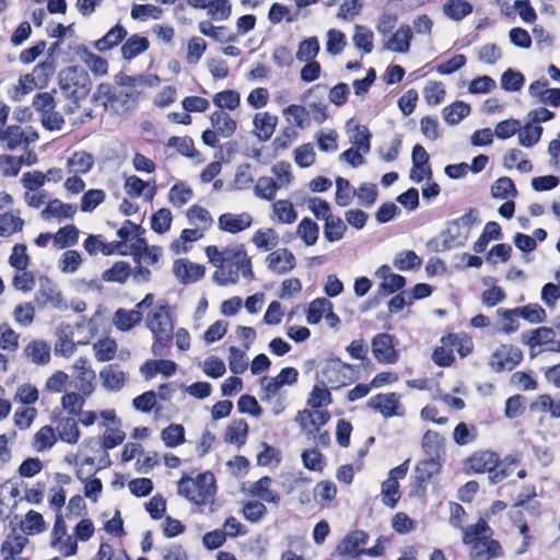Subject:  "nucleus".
<instances>
[{
  "mask_svg": "<svg viewBox=\"0 0 560 560\" xmlns=\"http://www.w3.org/2000/svg\"><path fill=\"white\" fill-rule=\"evenodd\" d=\"M206 255L215 267L213 280L220 285L235 283L240 275L252 278V265L243 245H231L222 250L217 246H208Z\"/></svg>",
  "mask_w": 560,
  "mask_h": 560,
  "instance_id": "f257e3e1",
  "label": "nucleus"
},
{
  "mask_svg": "<svg viewBox=\"0 0 560 560\" xmlns=\"http://www.w3.org/2000/svg\"><path fill=\"white\" fill-rule=\"evenodd\" d=\"M215 492V478L210 471L199 474L195 478L184 476L177 482V493L196 505L212 503Z\"/></svg>",
  "mask_w": 560,
  "mask_h": 560,
  "instance_id": "f03ea898",
  "label": "nucleus"
},
{
  "mask_svg": "<svg viewBox=\"0 0 560 560\" xmlns=\"http://www.w3.org/2000/svg\"><path fill=\"white\" fill-rule=\"evenodd\" d=\"M147 326L154 335L155 341L152 346L154 355H162L164 347L173 339L174 325L167 306H155L148 315Z\"/></svg>",
  "mask_w": 560,
  "mask_h": 560,
  "instance_id": "7ed1b4c3",
  "label": "nucleus"
},
{
  "mask_svg": "<svg viewBox=\"0 0 560 560\" xmlns=\"http://www.w3.org/2000/svg\"><path fill=\"white\" fill-rule=\"evenodd\" d=\"M88 72L79 67L70 66L59 73V88L69 98L84 100L91 91Z\"/></svg>",
  "mask_w": 560,
  "mask_h": 560,
  "instance_id": "20e7f679",
  "label": "nucleus"
},
{
  "mask_svg": "<svg viewBox=\"0 0 560 560\" xmlns=\"http://www.w3.org/2000/svg\"><path fill=\"white\" fill-rule=\"evenodd\" d=\"M95 97L104 100V106L117 114H124L133 109L137 102L136 91L131 88L130 90L113 89L108 83H101L97 86Z\"/></svg>",
  "mask_w": 560,
  "mask_h": 560,
  "instance_id": "39448f33",
  "label": "nucleus"
},
{
  "mask_svg": "<svg viewBox=\"0 0 560 560\" xmlns=\"http://www.w3.org/2000/svg\"><path fill=\"white\" fill-rule=\"evenodd\" d=\"M38 135L31 127L23 128L18 125L8 126L0 136V144L3 149L14 151L19 148H26L35 142Z\"/></svg>",
  "mask_w": 560,
  "mask_h": 560,
  "instance_id": "423d86ee",
  "label": "nucleus"
},
{
  "mask_svg": "<svg viewBox=\"0 0 560 560\" xmlns=\"http://www.w3.org/2000/svg\"><path fill=\"white\" fill-rule=\"evenodd\" d=\"M50 536V546L56 551L65 557H71L77 553V538L68 534L66 522L61 515H57Z\"/></svg>",
  "mask_w": 560,
  "mask_h": 560,
  "instance_id": "0eeeda50",
  "label": "nucleus"
},
{
  "mask_svg": "<svg viewBox=\"0 0 560 560\" xmlns=\"http://www.w3.org/2000/svg\"><path fill=\"white\" fill-rule=\"evenodd\" d=\"M523 352L513 345H501L490 357L489 365L494 372L512 371L521 363Z\"/></svg>",
  "mask_w": 560,
  "mask_h": 560,
  "instance_id": "6e6552de",
  "label": "nucleus"
},
{
  "mask_svg": "<svg viewBox=\"0 0 560 560\" xmlns=\"http://www.w3.org/2000/svg\"><path fill=\"white\" fill-rule=\"evenodd\" d=\"M368 406L384 418L405 416V407L400 402V396L396 393L377 394L369 399Z\"/></svg>",
  "mask_w": 560,
  "mask_h": 560,
  "instance_id": "1a4fd4ad",
  "label": "nucleus"
},
{
  "mask_svg": "<svg viewBox=\"0 0 560 560\" xmlns=\"http://www.w3.org/2000/svg\"><path fill=\"white\" fill-rule=\"evenodd\" d=\"M351 365L341 362L339 359L329 361L322 370L323 383L331 388H339L352 382L354 377L350 374Z\"/></svg>",
  "mask_w": 560,
  "mask_h": 560,
  "instance_id": "9d476101",
  "label": "nucleus"
},
{
  "mask_svg": "<svg viewBox=\"0 0 560 560\" xmlns=\"http://www.w3.org/2000/svg\"><path fill=\"white\" fill-rule=\"evenodd\" d=\"M36 301L43 307L49 306L56 310H65L67 307L62 292L58 285L47 277L39 278V288L36 292Z\"/></svg>",
  "mask_w": 560,
  "mask_h": 560,
  "instance_id": "9b49d317",
  "label": "nucleus"
},
{
  "mask_svg": "<svg viewBox=\"0 0 560 560\" xmlns=\"http://www.w3.org/2000/svg\"><path fill=\"white\" fill-rule=\"evenodd\" d=\"M75 378V388L85 396L92 395L95 389V372L90 368L89 360L78 358L72 365Z\"/></svg>",
  "mask_w": 560,
  "mask_h": 560,
  "instance_id": "f8f14e48",
  "label": "nucleus"
},
{
  "mask_svg": "<svg viewBox=\"0 0 560 560\" xmlns=\"http://www.w3.org/2000/svg\"><path fill=\"white\" fill-rule=\"evenodd\" d=\"M500 457L497 453L491 451L475 452L466 460L465 469L467 472L491 475L499 466Z\"/></svg>",
  "mask_w": 560,
  "mask_h": 560,
  "instance_id": "ddd939ff",
  "label": "nucleus"
},
{
  "mask_svg": "<svg viewBox=\"0 0 560 560\" xmlns=\"http://www.w3.org/2000/svg\"><path fill=\"white\" fill-rule=\"evenodd\" d=\"M330 419V413L327 410L314 409L303 410L296 416V421L300 423L302 431L307 435L313 434L315 431L325 425Z\"/></svg>",
  "mask_w": 560,
  "mask_h": 560,
  "instance_id": "4468645a",
  "label": "nucleus"
},
{
  "mask_svg": "<svg viewBox=\"0 0 560 560\" xmlns=\"http://www.w3.org/2000/svg\"><path fill=\"white\" fill-rule=\"evenodd\" d=\"M372 352L381 363H395L397 352L394 349L393 337L388 334H378L372 339Z\"/></svg>",
  "mask_w": 560,
  "mask_h": 560,
  "instance_id": "2eb2a0df",
  "label": "nucleus"
},
{
  "mask_svg": "<svg viewBox=\"0 0 560 560\" xmlns=\"http://www.w3.org/2000/svg\"><path fill=\"white\" fill-rule=\"evenodd\" d=\"M369 535L363 530H353L347 534L338 544L336 551L340 556L357 557L363 555L362 547L366 544Z\"/></svg>",
  "mask_w": 560,
  "mask_h": 560,
  "instance_id": "dca6fc26",
  "label": "nucleus"
},
{
  "mask_svg": "<svg viewBox=\"0 0 560 560\" xmlns=\"http://www.w3.org/2000/svg\"><path fill=\"white\" fill-rule=\"evenodd\" d=\"M173 272L179 282L191 283L205 276V267L187 259H177L174 261Z\"/></svg>",
  "mask_w": 560,
  "mask_h": 560,
  "instance_id": "f3484780",
  "label": "nucleus"
},
{
  "mask_svg": "<svg viewBox=\"0 0 560 560\" xmlns=\"http://www.w3.org/2000/svg\"><path fill=\"white\" fill-rule=\"evenodd\" d=\"M322 90H326V86L316 84L310 90H307L303 96V101L308 107L307 110L312 114L313 119L318 124H323L327 119V106L323 101L322 95L319 97L315 95L317 92Z\"/></svg>",
  "mask_w": 560,
  "mask_h": 560,
  "instance_id": "a211bd4d",
  "label": "nucleus"
},
{
  "mask_svg": "<svg viewBox=\"0 0 560 560\" xmlns=\"http://www.w3.org/2000/svg\"><path fill=\"white\" fill-rule=\"evenodd\" d=\"M548 80L541 78L528 86V93L532 97H537L540 103L551 106H560V89H547Z\"/></svg>",
  "mask_w": 560,
  "mask_h": 560,
  "instance_id": "6ab92c4d",
  "label": "nucleus"
},
{
  "mask_svg": "<svg viewBox=\"0 0 560 560\" xmlns=\"http://www.w3.org/2000/svg\"><path fill=\"white\" fill-rule=\"evenodd\" d=\"M498 313L503 319H511L513 323L515 315H521L524 319L533 324L541 323L546 317L545 310L538 304H528L514 310H499Z\"/></svg>",
  "mask_w": 560,
  "mask_h": 560,
  "instance_id": "aec40b11",
  "label": "nucleus"
},
{
  "mask_svg": "<svg viewBox=\"0 0 560 560\" xmlns=\"http://www.w3.org/2000/svg\"><path fill=\"white\" fill-rule=\"evenodd\" d=\"M501 546L497 540L483 536L472 544L471 559L472 560H490L501 555Z\"/></svg>",
  "mask_w": 560,
  "mask_h": 560,
  "instance_id": "412c9836",
  "label": "nucleus"
},
{
  "mask_svg": "<svg viewBox=\"0 0 560 560\" xmlns=\"http://www.w3.org/2000/svg\"><path fill=\"white\" fill-rule=\"evenodd\" d=\"M253 219L250 214L243 213H223L219 218V228L229 233H238L250 226Z\"/></svg>",
  "mask_w": 560,
  "mask_h": 560,
  "instance_id": "4be33fe9",
  "label": "nucleus"
},
{
  "mask_svg": "<svg viewBox=\"0 0 560 560\" xmlns=\"http://www.w3.org/2000/svg\"><path fill=\"white\" fill-rule=\"evenodd\" d=\"M100 377L105 389L117 392L124 387L127 374L121 371L118 365L109 364L101 370Z\"/></svg>",
  "mask_w": 560,
  "mask_h": 560,
  "instance_id": "5701e85b",
  "label": "nucleus"
},
{
  "mask_svg": "<svg viewBox=\"0 0 560 560\" xmlns=\"http://www.w3.org/2000/svg\"><path fill=\"white\" fill-rule=\"evenodd\" d=\"M124 189L131 198L144 197L145 200H152L155 195V186L142 180L136 175L126 178Z\"/></svg>",
  "mask_w": 560,
  "mask_h": 560,
  "instance_id": "b1692460",
  "label": "nucleus"
},
{
  "mask_svg": "<svg viewBox=\"0 0 560 560\" xmlns=\"http://www.w3.org/2000/svg\"><path fill=\"white\" fill-rule=\"evenodd\" d=\"M412 31L409 25H401L385 43L384 48L390 51L406 54L410 49Z\"/></svg>",
  "mask_w": 560,
  "mask_h": 560,
  "instance_id": "393cba45",
  "label": "nucleus"
},
{
  "mask_svg": "<svg viewBox=\"0 0 560 560\" xmlns=\"http://www.w3.org/2000/svg\"><path fill=\"white\" fill-rule=\"evenodd\" d=\"M278 125V117L268 112L257 113L254 116L255 135L259 140L266 141L273 135Z\"/></svg>",
  "mask_w": 560,
  "mask_h": 560,
  "instance_id": "a878e982",
  "label": "nucleus"
},
{
  "mask_svg": "<svg viewBox=\"0 0 560 560\" xmlns=\"http://www.w3.org/2000/svg\"><path fill=\"white\" fill-rule=\"evenodd\" d=\"M142 312L136 308H118L113 316L114 326L120 331H128L141 323Z\"/></svg>",
  "mask_w": 560,
  "mask_h": 560,
  "instance_id": "bb28decb",
  "label": "nucleus"
},
{
  "mask_svg": "<svg viewBox=\"0 0 560 560\" xmlns=\"http://www.w3.org/2000/svg\"><path fill=\"white\" fill-rule=\"evenodd\" d=\"M275 485L276 481L265 476L258 481L249 483L248 492L266 502H277L278 492L277 489L273 488Z\"/></svg>",
  "mask_w": 560,
  "mask_h": 560,
  "instance_id": "cd10ccee",
  "label": "nucleus"
},
{
  "mask_svg": "<svg viewBox=\"0 0 560 560\" xmlns=\"http://www.w3.org/2000/svg\"><path fill=\"white\" fill-rule=\"evenodd\" d=\"M24 353L34 364L45 365L50 361V346L44 340H32L24 348Z\"/></svg>",
  "mask_w": 560,
  "mask_h": 560,
  "instance_id": "c85d7f7f",
  "label": "nucleus"
},
{
  "mask_svg": "<svg viewBox=\"0 0 560 560\" xmlns=\"http://www.w3.org/2000/svg\"><path fill=\"white\" fill-rule=\"evenodd\" d=\"M94 165V158L85 151L74 152L67 159L66 167L69 174H86Z\"/></svg>",
  "mask_w": 560,
  "mask_h": 560,
  "instance_id": "c756f323",
  "label": "nucleus"
},
{
  "mask_svg": "<svg viewBox=\"0 0 560 560\" xmlns=\"http://www.w3.org/2000/svg\"><path fill=\"white\" fill-rule=\"evenodd\" d=\"M210 121L214 130L223 138H230L237 128V122L224 110H215L210 116Z\"/></svg>",
  "mask_w": 560,
  "mask_h": 560,
  "instance_id": "7c9ffc66",
  "label": "nucleus"
},
{
  "mask_svg": "<svg viewBox=\"0 0 560 560\" xmlns=\"http://www.w3.org/2000/svg\"><path fill=\"white\" fill-rule=\"evenodd\" d=\"M121 246L120 242L105 243L101 235H89L83 243V247L91 256L102 253L105 256L114 254Z\"/></svg>",
  "mask_w": 560,
  "mask_h": 560,
  "instance_id": "2f4dec72",
  "label": "nucleus"
},
{
  "mask_svg": "<svg viewBox=\"0 0 560 560\" xmlns=\"http://www.w3.org/2000/svg\"><path fill=\"white\" fill-rule=\"evenodd\" d=\"M77 212V206L65 203L59 199H54L48 202L47 207L42 211V217L45 220L49 219H68L72 218Z\"/></svg>",
  "mask_w": 560,
  "mask_h": 560,
  "instance_id": "473e14b6",
  "label": "nucleus"
},
{
  "mask_svg": "<svg viewBox=\"0 0 560 560\" xmlns=\"http://www.w3.org/2000/svg\"><path fill=\"white\" fill-rule=\"evenodd\" d=\"M78 56L80 60L96 75H104L107 73L108 63L107 61L93 54L85 47H80L78 49Z\"/></svg>",
  "mask_w": 560,
  "mask_h": 560,
  "instance_id": "72a5a7b5",
  "label": "nucleus"
},
{
  "mask_svg": "<svg viewBox=\"0 0 560 560\" xmlns=\"http://www.w3.org/2000/svg\"><path fill=\"white\" fill-rule=\"evenodd\" d=\"M58 438L66 443L77 444L81 438L78 421L73 418H63L57 425Z\"/></svg>",
  "mask_w": 560,
  "mask_h": 560,
  "instance_id": "f704fd0d",
  "label": "nucleus"
},
{
  "mask_svg": "<svg viewBox=\"0 0 560 560\" xmlns=\"http://www.w3.org/2000/svg\"><path fill=\"white\" fill-rule=\"evenodd\" d=\"M442 10L448 19L458 22L471 14L472 5L467 0H448Z\"/></svg>",
  "mask_w": 560,
  "mask_h": 560,
  "instance_id": "c9c22d12",
  "label": "nucleus"
},
{
  "mask_svg": "<svg viewBox=\"0 0 560 560\" xmlns=\"http://www.w3.org/2000/svg\"><path fill=\"white\" fill-rule=\"evenodd\" d=\"M79 241V230L75 225L69 224L60 228L54 234V246L58 249L69 248Z\"/></svg>",
  "mask_w": 560,
  "mask_h": 560,
  "instance_id": "e433bc0d",
  "label": "nucleus"
},
{
  "mask_svg": "<svg viewBox=\"0 0 560 560\" xmlns=\"http://www.w3.org/2000/svg\"><path fill=\"white\" fill-rule=\"evenodd\" d=\"M474 213L475 210L469 209L467 213L451 222L447 232L452 235V237L463 236L466 238L468 236L471 226L476 222V217Z\"/></svg>",
  "mask_w": 560,
  "mask_h": 560,
  "instance_id": "4c0bfd02",
  "label": "nucleus"
},
{
  "mask_svg": "<svg viewBox=\"0 0 560 560\" xmlns=\"http://www.w3.org/2000/svg\"><path fill=\"white\" fill-rule=\"evenodd\" d=\"M150 46L149 39L144 36L132 35L121 47V55L126 60H131L139 54L145 51Z\"/></svg>",
  "mask_w": 560,
  "mask_h": 560,
  "instance_id": "58836bf2",
  "label": "nucleus"
},
{
  "mask_svg": "<svg viewBox=\"0 0 560 560\" xmlns=\"http://www.w3.org/2000/svg\"><path fill=\"white\" fill-rule=\"evenodd\" d=\"M127 35V31L117 24L110 28L102 38L95 42L94 46L100 51H105L117 46Z\"/></svg>",
  "mask_w": 560,
  "mask_h": 560,
  "instance_id": "ea45409f",
  "label": "nucleus"
},
{
  "mask_svg": "<svg viewBox=\"0 0 560 560\" xmlns=\"http://www.w3.org/2000/svg\"><path fill=\"white\" fill-rule=\"evenodd\" d=\"M55 429L50 425L42 427L34 435L33 447L36 452L50 450L57 442Z\"/></svg>",
  "mask_w": 560,
  "mask_h": 560,
  "instance_id": "a19ab883",
  "label": "nucleus"
},
{
  "mask_svg": "<svg viewBox=\"0 0 560 560\" xmlns=\"http://www.w3.org/2000/svg\"><path fill=\"white\" fill-rule=\"evenodd\" d=\"M332 308V303L326 298H318L312 301L306 313V320L310 325H314L324 318L328 311Z\"/></svg>",
  "mask_w": 560,
  "mask_h": 560,
  "instance_id": "79ce46f5",
  "label": "nucleus"
},
{
  "mask_svg": "<svg viewBox=\"0 0 560 560\" xmlns=\"http://www.w3.org/2000/svg\"><path fill=\"white\" fill-rule=\"evenodd\" d=\"M192 198V189L183 182L173 185L168 191V202L173 207L180 208L191 201Z\"/></svg>",
  "mask_w": 560,
  "mask_h": 560,
  "instance_id": "37998d69",
  "label": "nucleus"
},
{
  "mask_svg": "<svg viewBox=\"0 0 560 560\" xmlns=\"http://www.w3.org/2000/svg\"><path fill=\"white\" fill-rule=\"evenodd\" d=\"M469 113V104L462 101H456L453 104L444 107L442 110L444 120L450 125H457L462 119L468 116Z\"/></svg>",
  "mask_w": 560,
  "mask_h": 560,
  "instance_id": "c03bdc74",
  "label": "nucleus"
},
{
  "mask_svg": "<svg viewBox=\"0 0 560 560\" xmlns=\"http://www.w3.org/2000/svg\"><path fill=\"white\" fill-rule=\"evenodd\" d=\"M24 221L18 213H0V236L9 237L14 233L22 231Z\"/></svg>",
  "mask_w": 560,
  "mask_h": 560,
  "instance_id": "a18cd8bd",
  "label": "nucleus"
},
{
  "mask_svg": "<svg viewBox=\"0 0 560 560\" xmlns=\"http://www.w3.org/2000/svg\"><path fill=\"white\" fill-rule=\"evenodd\" d=\"M248 424L245 420H235L226 429L224 441L241 446L245 443Z\"/></svg>",
  "mask_w": 560,
  "mask_h": 560,
  "instance_id": "49530a36",
  "label": "nucleus"
},
{
  "mask_svg": "<svg viewBox=\"0 0 560 560\" xmlns=\"http://www.w3.org/2000/svg\"><path fill=\"white\" fill-rule=\"evenodd\" d=\"M82 261V256L78 250L68 249L61 254L58 268L62 273L71 275L79 270Z\"/></svg>",
  "mask_w": 560,
  "mask_h": 560,
  "instance_id": "de8ad7c7",
  "label": "nucleus"
},
{
  "mask_svg": "<svg viewBox=\"0 0 560 560\" xmlns=\"http://www.w3.org/2000/svg\"><path fill=\"white\" fill-rule=\"evenodd\" d=\"M296 234L305 245L312 246L318 240L319 228L313 220L304 218L298 225Z\"/></svg>",
  "mask_w": 560,
  "mask_h": 560,
  "instance_id": "09e8293b",
  "label": "nucleus"
},
{
  "mask_svg": "<svg viewBox=\"0 0 560 560\" xmlns=\"http://www.w3.org/2000/svg\"><path fill=\"white\" fill-rule=\"evenodd\" d=\"M93 350L98 362L110 361L117 352V342L110 338H103L93 345Z\"/></svg>",
  "mask_w": 560,
  "mask_h": 560,
  "instance_id": "8fccbe9b",
  "label": "nucleus"
},
{
  "mask_svg": "<svg viewBox=\"0 0 560 560\" xmlns=\"http://www.w3.org/2000/svg\"><path fill=\"white\" fill-rule=\"evenodd\" d=\"M421 262V258L413 250L399 252L393 260L394 267L400 271L418 269Z\"/></svg>",
  "mask_w": 560,
  "mask_h": 560,
  "instance_id": "3c124183",
  "label": "nucleus"
},
{
  "mask_svg": "<svg viewBox=\"0 0 560 560\" xmlns=\"http://www.w3.org/2000/svg\"><path fill=\"white\" fill-rule=\"evenodd\" d=\"M346 231L347 225L340 217L332 215L328 221H325L324 236L328 242L334 243L340 241Z\"/></svg>",
  "mask_w": 560,
  "mask_h": 560,
  "instance_id": "603ef678",
  "label": "nucleus"
},
{
  "mask_svg": "<svg viewBox=\"0 0 560 560\" xmlns=\"http://www.w3.org/2000/svg\"><path fill=\"white\" fill-rule=\"evenodd\" d=\"M199 32L207 37H210L219 43H225L233 37L224 26H215L210 21H201L198 23Z\"/></svg>",
  "mask_w": 560,
  "mask_h": 560,
  "instance_id": "864d4df0",
  "label": "nucleus"
},
{
  "mask_svg": "<svg viewBox=\"0 0 560 560\" xmlns=\"http://www.w3.org/2000/svg\"><path fill=\"white\" fill-rule=\"evenodd\" d=\"M130 276V265L126 261H117L102 273L105 282L124 283Z\"/></svg>",
  "mask_w": 560,
  "mask_h": 560,
  "instance_id": "5fc2aeb1",
  "label": "nucleus"
},
{
  "mask_svg": "<svg viewBox=\"0 0 560 560\" xmlns=\"http://www.w3.org/2000/svg\"><path fill=\"white\" fill-rule=\"evenodd\" d=\"M357 190L350 182L343 177L336 178V203L340 207H347L351 203Z\"/></svg>",
  "mask_w": 560,
  "mask_h": 560,
  "instance_id": "6e6d98bb",
  "label": "nucleus"
},
{
  "mask_svg": "<svg viewBox=\"0 0 560 560\" xmlns=\"http://www.w3.org/2000/svg\"><path fill=\"white\" fill-rule=\"evenodd\" d=\"M12 316L20 327H30L35 319V307L31 302L20 303L14 307Z\"/></svg>",
  "mask_w": 560,
  "mask_h": 560,
  "instance_id": "4d7b16f0",
  "label": "nucleus"
},
{
  "mask_svg": "<svg viewBox=\"0 0 560 560\" xmlns=\"http://www.w3.org/2000/svg\"><path fill=\"white\" fill-rule=\"evenodd\" d=\"M213 104L222 109H229L234 110L236 109L241 104V95L235 90H226L217 93L213 96Z\"/></svg>",
  "mask_w": 560,
  "mask_h": 560,
  "instance_id": "13d9d810",
  "label": "nucleus"
},
{
  "mask_svg": "<svg viewBox=\"0 0 560 560\" xmlns=\"http://www.w3.org/2000/svg\"><path fill=\"white\" fill-rule=\"evenodd\" d=\"M126 438L125 432L121 430V422L114 427L107 428L102 438L101 445L104 451L112 450L120 445Z\"/></svg>",
  "mask_w": 560,
  "mask_h": 560,
  "instance_id": "bf43d9fd",
  "label": "nucleus"
},
{
  "mask_svg": "<svg viewBox=\"0 0 560 560\" xmlns=\"http://www.w3.org/2000/svg\"><path fill=\"white\" fill-rule=\"evenodd\" d=\"M21 527L25 534L34 535L44 532L46 524L43 515L32 510L26 513L24 520L21 523Z\"/></svg>",
  "mask_w": 560,
  "mask_h": 560,
  "instance_id": "052dcab7",
  "label": "nucleus"
},
{
  "mask_svg": "<svg viewBox=\"0 0 560 560\" xmlns=\"http://www.w3.org/2000/svg\"><path fill=\"white\" fill-rule=\"evenodd\" d=\"M517 190L513 180L510 177H500L491 186V195L495 199H506L509 197H515Z\"/></svg>",
  "mask_w": 560,
  "mask_h": 560,
  "instance_id": "680f3d73",
  "label": "nucleus"
},
{
  "mask_svg": "<svg viewBox=\"0 0 560 560\" xmlns=\"http://www.w3.org/2000/svg\"><path fill=\"white\" fill-rule=\"evenodd\" d=\"M85 395H83L82 393H75V392H70V393H66L62 397H61V407L63 408V410H66L68 413L72 415V416H78L79 413H81V410L83 409V406L85 404Z\"/></svg>",
  "mask_w": 560,
  "mask_h": 560,
  "instance_id": "e2e57ef3",
  "label": "nucleus"
},
{
  "mask_svg": "<svg viewBox=\"0 0 560 560\" xmlns=\"http://www.w3.org/2000/svg\"><path fill=\"white\" fill-rule=\"evenodd\" d=\"M55 73V63L52 60H45L43 62H39L37 66H35V68L33 69V71L30 73L34 80L36 81V83L38 84V89H44L50 78L54 75Z\"/></svg>",
  "mask_w": 560,
  "mask_h": 560,
  "instance_id": "0e129e2a",
  "label": "nucleus"
},
{
  "mask_svg": "<svg viewBox=\"0 0 560 560\" xmlns=\"http://www.w3.org/2000/svg\"><path fill=\"white\" fill-rule=\"evenodd\" d=\"M318 52L319 42L317 37L313 36L300 43L295 57L301 62L314 61V58L318 55Z\"/></svg>",
  "mask_w": 560,
  "mask_h": 560,
  "instance_id": "69168bd1",
  "label": "nucleus"
},
{
  "mask_svg": "<svg viewBox=\"0 0 560 560\" xmlns=\"http://www.w3.org/2000/svg\"><path fill=\"white\" fill-rule=\"evenodd\" d=\"M34 89H38V84L34 78L27 73L20 77L18 84L10 91V97L13 101H21L26 94L31 93Z\"/></svg>",
  "mask_w": 560,
  "mask_h": 560,
  "instance_id": "338daca9",
  "label": "nucleus"
},
{
  "mask_svg": "<svg viewBox=\"0 0 560 560\" xmlns=\"http://www.w3.org/2000/svg\"><path fill=\"white\" fill-rule=\"evenodd\" d=\"M443 438L436 431L428 430L422 438V448L428 457L439 458Z\"/></svg>",
  "mask_w": 560,
  "mask_h": 560,
  "instance_id": "774afa93",
  "label": "nucleus"
}]
</instances>
